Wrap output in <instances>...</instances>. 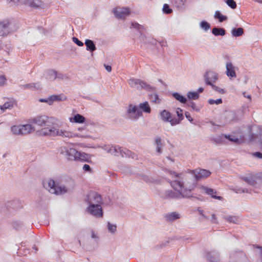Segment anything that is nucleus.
<instances>
[{
	"label": "nucleus",
	"mask_w": 262,
	"mask_h": 262,
	"mask_svg": "<svg viewBox=\"0 0 262 262\" xmlns=\"http://www.w3.org/2000/svg\"><path fill=\"white\" fill-rule=\"evenodd\" d=\"M182 112V110L180 108H178L177 109L176 113L179 117V119H180L181 120H182L184 118Z\"/></svg>",
	"instance_id": "5fc2aeb1"
},
{
	"label": "nucleus",
	"mask_w": 262,
	"mask_h": 262,
	"mask_svg": "<svg viewBox=\"0 0 262 262\" xmlns=\"http://www.w3.org/2000/svg\"><path fill=\"white\" fill-rule=\"evenodd\" d=\"M128 83L131 88L138 90L144 89L146 91H155V87L139 79H129L128 80Z\"/></svg>",
	"instance_id": "0eeeda50"
},
{
	"label": "nucleus",
	"mask_w": 262,
	"mask_h": 262,
	"mask_svg": "<svg viewBox=\"0 0 262 262\" xmlns=\"http://www.w3.org/2000/svg\"><path fill=\"white\" fill-rule=\"evenodd\" d=\"M253 156L256 157L258 159H262V153L260 152H255L252 153Z\"/></svg>",
	"instance_id": "680f3d73"
},
{
	"label": "nucleus",
	"mask_w": 262,
	"mask_h": 262,
	"mask_svg": "<svg viewBox=\"0 0 262 262\" xmlns=\"http://www.w3.org/2000/svg\"><path fill=\"white\" fill-rule=\"evenodd\" d=\"M83 169L86 172H91L92 170L89 165L84 164L83 166Z\"/></svg>",
	"instance_id": "bf43d9fd"
},
{
	"label": "nucleus",
	"mask_w": 262,
	"mask_h": 262,
	"mask_svg": "<svg viewBox=\"0 0 262 262\" xmlns=\"http://www.w3.org/2000/svg\"><path fill=\"white\" fill-rule=\"evenodd\" d=\"M225 219L229 222L234 224H238L239 222V219L236 216H228L225 217Z\"/></svg>",
	"instance_id": "e433bc0d"
},
{
	"label": "nucleus",
	"mask_w": 262,
	"mask_h": 262,
	"mask_svg": "<svg viewBox=\"0 0 262 262\" xmlns=\"http://www.w3.org/2000/svg\"><path fill=\"white\" fill-rule=\"evenodd\" d=\"M190 191L195 187L196 182L210 176L211 172L204 169H196L189 172L179 173Z\"/></svg>",
	"instance_id": "7ed1b4c3"
},
{
	"label": "nucleus",
	"mask_w": 262,
	"mask_h": 262,
	"mask_svg": "<svg viewBox=\"0 0 262 262\" xmlns=\"http://www.w3.org/2000/svg\"><path fill=\"white\" fill-rule=\"evenodd\" d=\"M22 88L24 89L39 90L41 89V86L39 83H33L24 84L22 86Z\"/></svg>",
	"instance_id": "393cba45"
},
{
	"label": "nucleus",
	"mask_w": 262,
	"mask_h": 262,
	"mask_svg": "<svg viewBox=\"0 0 262 262\" xmlns=\"http://www.w3.org/2000/svg\"><path fill=\"white\" fill-rule=\"evenodd\" d=\"M236 67L234 66L231 62H227L226 63V74L227 76L230 79L236 77L235 70Z\"/></svg>",
	"instance_id": "2eb2a0df"
},
{
	"label": "nucleus",
	"mask_w": 262,
	"mask_h": 262,
	"mask_svg": "<svg viewBox=\"0 0 262 262\" xmlns=\"http://www.w3.org/2000/svg\"><path fill=\"white\" fill-rule=\"evenodd\" d=\"M205 81L207 85H213L212 82H215L218 79L217 74L213 71H208L206 73L205 76Z\"/></svg>",
	"instance_id": "4468645a"
},
{
	"label": "nucleus",
	"mask_w": 262,
	"mask_h": 262,
	"mask_svg": "<svg viewBox=\"0 0 262 262\" xmlns=\"http://www.w3.org/2000/svg\"><path fill=\"white\" fill-rule=\"evenodd\" d=\"M13 25L8 21L0 22V36H5L15 31Z\"/></svg>",
	"instance_id": "9b49d317"
},
{
	"label": "nucleus",
	"mask_w": 262,
	"mask_h": 262,
	"mask_svg": "<svg viewBox=\"0 0 262 262\" xmlns=\"http://www.w3.org/2000/svg\"><path fill=\"white\" fill-rule=\"evenodd\" d=\"M58 124L52 127H43L37 132L38 135L41 136L56 137L60 136L63 138L81 137V136L76 133L60 129L57 127Z\"/></svg>",
	"instance_id": "20e7f679"
},
{
	"label": "nucleus",
	"mask_w": 262,
	"mask_h": 262,
	"mask_svg": "<svg viewBox=\"0 0 262 262\" xmlns=\"http://www.w3.org/2000/svg\"><path fill=\"white\" fill-rule=\"evenodd\" d=\"M212 33L215 36H224L226 34V31L223 28L214 27L212 30Z\"/></svg>",
	"instance_id": "bb28decb"
},
{
	"label": "nucleus",
	"mask_w": 262,
	"mask_h": 262,
	"mask_svg": "<svg viewBox=\"0 0 262 262\" xmlns=\"http://www.w3.org/2000/svg\"><path fill=\"white\" fill-rule=\"evenodd\" d=\"M104 150L109 154L117 157L134 158L135 154L130 150L119 146L106 145L104 147Z\"/></svg>",
	"instance_id": "39448f33"
},
{
	"label": "nucleus",
	"mask_w": 262,
	"mask_h": 262,
	"mask_svg": "<svg viewBox=\"0 0 262 262\" xmlns=\"http://www.w3.org/2000/svg\"><path fill=\"white\" fill-rule=\"evenodd\" d=\"M175 4L178 8H182L185 5L186 0H174Z\"/></svg>",
	"instance_id": "de8ad7c7"
},
{
	"label": "nucleus",
	"mask_w": 262,
	"mask_h": 262,
	"mask_svg": "<svg viewBox=\"0 0 262 262\" xmlns=\"http://www.w3.org/2000/svg\"><path fill=\"white\" fill-rule=\"evenodd\" d=\"M104 67H105V68L107 72H111V71H112V67L110 66L104 64Z\"/></svg>",
	"instance_id": "338daca9"
},
{
	"label": "nucleus",
	"mask_w": 262,
	"mask_h": 262,
	"mask_svg": "<svg viewBox=\"0 0 262 262\" xmlns=\"http://www.w3.org/2000/svg\"><path fill=\"white\" fill-rule=\"evenodd\" d=\"M71 122H74L77 123H83L85 121V118L82 115L77 114L74 116V117L69 118Z\"/></svg>",
	"instance_id": "4be33fe9"
},
{
	"label": "nucleus",
	"mask_w": 262,
	"mask_h": 262,
	"mask_svg": "<svg viewBox=\"0 0 262 262\" xmlns=\"http://www.w3.org/2000/svg\"><path fill=\"white\" fill-rule=\"evenodd\" d=\"M43 185L50 193L61 195L72 190L74 187V183L71 178H64L57 183L53 180L49 179L44 181Z\"/></svg>",
	"instance_id": "f03ea898"
},
{
	"label": "nucleus",
	"mask_w": 262,
	"mask_h": 262,
	"mask_svg": "<svg viewBox=\"0 0 262 262\" xmlns=\"http://www.w3.org/2000/svg\"><path fill=\"white\" fill-rule=\"evenodd\" d=\"M72 39L73 42L78 46L82 47L83 46V43L82 41H80L77 38L73 37L72 38Z\"/></svg>",
	"instance_id": "4d7b16f0"
},
{
	"label": "nucleus",
	"mask_w": 262,
	"mask_h": 262,
	"mask_svg": "<svg viewBox=\"0 0 262 262\" xmlns=\"http://www.w3.org/2000/svg\"><path fill=\"white\" fill-rule=\"evenodd\" d=\"M200 214L202 215V217H203L204 219H208V217L206 216L204 213L203 210H199Z\"/></svg>",
	"instance_id": "774afa93"
},
{
	"label": "nucleus",
	"mask_w": 262,
	"mask_h": 262,
	"mask_svg": "<svg viewBox=\"0 0 262 262\" xmlns=\"http://www.w3.org/2000/svg\"><path fill=\"white\" fill-rule=\"evenodd\" d=\"M132 27L137 29L138 30L141 32V29H143V27L140 25H139L137 23H132L131 24Z\"/></svg>",
	"instance_id": "864d4df0"
},
{
	"label": "nucleus",
	"mask_w": 262,
	"mask_h": 262,
	"mask_svg": "<svg viewBox=\"0 0 262 262\" xmlns=\"http://www.w3.org/2000/svg\"><path fill=\"white\" fill-rule=\"evenodd\" d=\"M142 115V112L136 106L132 104L129 105L127 111V117L129 119L136 120Z\"/></svg>",
	"instance_id": "f8f14e48"
},
{
	"label": "nucleus",
	"mask_w": 262,
	"mask_h": 262,
	"mask_svg": "<svg viewBox=\"0 0 262 262\" xmlns=\"http://www.w3.org/2000/svg\"><path fill=\"white\" fill-rule=\"evenodd\" d=\"M201 27L205 30H207L210 28V25L209 23L205 21H202L200 24Z\"/></svg>",
	"instance_id": "a18cd8bd"
},
{
	"label": "nucleus",
	"mask_w": 262,
	"mask_h": 262,
	"mask_svg": "<svg viewBox=\"0 0 262 262\" xmlns=\"http://www.w3.org/2000/svg\"><path fill=\"white\" fill-rule=\"evenodd\" d=\"M85 45L86 46V49L91 52L96 50V48L94 41L90 39H86L85 41Z\"/></svg>",
	"instance_id": "b1692460"
},
{
	"label": "nucleus",
	"mask_w": 262,
	"mask_h": 262,
	"mask_svg": "<svg viewBox=\"0 0 262 262\" xmlns=\"http://www.w3.org/2000/svg\"><path fill=\"white\" fill-rule=\"evenodd\" d=\"M39 101L40 102H46L49 105L52 104L50 96L46 99L41 98L39 100Z\"/></svg>",
	"instance_id": "6e6d98bb"
},
{
	"label": "nucleus",
	"mask_w": 262,
	"mask_h": 262,
	"mask_svg": "<svg viewBox=\"0 0 262 262\" xmlns=\"http://www.w3.org/2000/svg\"><path fill=\"white\" fill-rule=\"evenodd\" d=\"M11 132L15 135H22L20 125H13L11 127Z\"/></svg>",
	"instance_id": "f704fd0d"
},
{
	"label": "nucleus",
	"mask_w": 262,
	"mask_h": 262,
	"mask_svg": "<svg viewBox=\"0 0 262 262\" xmlns=\"http://www.w3.org/2000/svg\"><path fill=\"white\" fill-rule=\"evenodd\" d=\"M173 180L170 182L171 187L177 192L172 190H167L163 194V197L165 199L176 198H189L191 197V191L189 188L186 186V183L182 178V176L177 174L174 172H171Z\"/></svg>",
	"instance_id": "f257e3e1"
},
{
	"label": "nucleus",
	"mask_w": 262,
	"mask_h": 262,
	"mask_svg": "<svg viewBox=\"0 0 262 262\" xmlns=\"http://www.w3.org/2000/svg\"><path fill=\"white\" fill-rule=\"evenodd\" d=\"M42 0H29V6L33 8H38L41 6Z\"/></svg>",
	"instance_id": "7c9ffc66"
},
{
	"label": "nucleus",
	"mask_w": 262,
	"mask_h": 262,
	"mask_svg": "<svg viewBox=\"0 0 262 262\" xmlns=\"http://www.w3.org/2000/svg\"><path fill=\"white\" fill-rule=\"evenodd\" d=\"M241 179L251 186H255L257 184V177L255 176L249 175L247 177H242Z\"/></svg>",
	"instance_id": "6ab92c4d"
},
{
	"label": "nucleus",
	"mask_w": 262,
	"mask_h": 262,
	"mask_svg": "<svg viewBox=\"0 0 262 262\" xmlns=\"http://www.w3.org/2000/svg\"><path fill=\"white\" fill-rule=\"evenodd\" d=\"M181 121V120L180 119H171V118H170L168 122H170L171 125L174 126L179 124Z\"/></svg>",
	"instance_id": "3c124183"
},
{
	"label": "nucleus",
	"mask_w": 262,
	"mask_h": 262,
	"mask_svg": "<svg viewBox=\"0 0 262 262\" xmlns=\"http://www.w3.org/2000/svg\"><path fill=\"white\" fill-rule=\"evenodd\" d=\"M57 120L54 117L46 116H37L32 120V123L40 126L52 127L57 125Z\"/></svg>",
	"instance_id": "423d86ee"
},
{
	"label": "nucleus",
	"mask_w": 262,
	"mask_h": 262,
	"mask_svg": "<svg viewBox=\"0 0 262 262\" xmlns=\"http://www.w3.org/2000/svg\"><path fill=\"white\" fill-rule=\"evenodd\" d=\"M161 117L164 122H168L171 118V114L166 110H163L161 112Z\"/></svg>",
	"instance_id": "cd10ccee"
},
{
	"label": "nucleus",
	"mask_w": 262,
	"mask_h": 262,
	"mask_svg": "<svg viewBox=\"0 0 262 262\" xmlns=\"http://www.w3.org/2000/svg\"><path fill=\"white\" fill-rule=\"evenodd\" d=\"M185 117L190 122H192V121H193V119L192 118V117H191L190 116V114L189 113L186 112H185Z\"/></svg>",
	"instance_id": "e2e57ef3"
},
{
	"label": "nucleus",
	"mask_w": 262,
	"mask_h": 262,
	"mask_svg": "<svg viewBox=\"0 0 262 262\" xmlns=\"http://www.w3.org/2000/svg\"><path fill=\"white\" fill-rule=\"evenodd\" d=\"M233 190L236 193H249V190L247 188H239L238 189H233Z\"/></svg>",
	"instance_id": "603ef678"
},
{
	"label": "nucleus",
	"mask_w": 262,
	"mask_h": 262,
	"mask_svg": "<svg viewBox=\"0 0 262 262\" xmlns=\"http://www.w3.org/2000/svg\"><path fill=\"white\" fill-rule=\"evenodd\" d=\"M78 158H77V161H87L88 159V155L85 153H81L79 152V156H77Z\"/></svg>",
	"instance_id": "a19ab883"
},
{
	"label": "nucleus",
	"mask_w": 262,
	"mask_h": 262,
	"mask_svg": "<svg viewBox=\"0 0 262 262\" xmlns=\"http://www.w3.org/2000/svg\"><path fill=\"white\" fill-rule=\"evenodd\" d=\"M187 97L189 99L196 100L199 97V94L196 92H189L187 93Z\"/></svg>",
	"instance_id": "4c0bfd02"
},
{
	"label": "nucleus",
	"mask_w": 262,
	"mask_h": 262,
	"mask_svg": "<svg viewBox=\"0 0 262 262\" xmlns=\"http://www.w3.org/2000/svg\"><path fill=\"white\" fill-rule=\"evenodd\" d=\"M202 190H203L207 194L211 195V198L213 199H217L219 200H223V198L222 196L214 195V194L216 193V190L214 189L208 188L206 186H202Z\"/></svg>",
	"instance_id": "f3484780"
},
{
	"label": "nucleus",
	"mask_w": 262,
	"mask_h": 262,
	"mask_svg": "<svg viewBox=\"0 0 262 262\" xmlns=\"http://www.w3.org/2000/svg\"><path fill=\"white\" fill-rule=\"evenodd\" d=\"M255 247L259 250L258 253V259L257 260V262H262V247L256 246Z\"/></svg>",
	"instance_id": "37998d69"
},
{
	"label": "nucleus",
	"mask_w": 262,
	"mask_h": 262,
	"mask_svg": "<svg viewBox=\"0 0 262 262\" xmlns=\"http://www.w3.org/2000/svg\"><path fill=\"white\" fill-rule=\"evenodd\" d=\"M207 258L209 261L215 262L220 259V255L216 251H211L208 253L207 255Z\"/></svg>",
	"instance_id": "412c9836"
},
{
	"label": "nucleus",
	"mask_w": 262,
	"mask_h": 262,
	"mask_svg": "<svg viewBox=\"0 0 262 262\" xmlns=\"http://www.w3.org/2000/svg\"><path fill=\"white\" fill-rule=\"evenodd\" d=\"M57 78V72L50 70L47 71V78L50 80L53 81Z\"/></svg>",
	"instance_id": "c85d7f7f"
},
{
	"label": "nucleus",
	"mask_w": 262,
	"mask_h": 262,
	"mask_svg": "<svg viewBox=\"0 0 262 262\" xmlns=\"http://www.w3.org/2000/svg\"><path fill=\"white\" fill-rule=\"evenodd\" d=\"M211 222L212 223H214V224L217 223V220H216V215H215V214H212L211 215Z\"/></svg>",
	"instance_id": "0e129e2a"
},
{
	"label": "nucleus",
	"mask_w": 262,
	"mask_h": 262,
	"mask_svg": "<svg viewBox=\"0 0 262 262\" xmlns=\"http://www.w3.org/2000/svg\"><path fill=\"white\" fill-rule=\"evenodd\" d=\"M223 136L226 139H228V140L232 142L237 143L239 142V140L237 138L234 137V136L226 134L223 135Z\"/></svg>",
	"instance_id": "58836bf2"
},
{
	"label": "nucleus",
	"mask_w": 262,
	"mask_h": 262,
	"mask_svg": "<svg viewBox=\"0 0 262 262\" xmlns=\"http://www.w3.org/2000/svg\"><path fill=\"white\" fill-rule=\"evenodd\" d=\"M214 17L216 19H219L220 22H223L227 19V17L222 15L219 11H216L215 12Z\"/></svg>",
	"instance_id": "72a5a7b5"
},
{
	"label": "nucleus",
	"mask_w": 262,
	"mask_h": 262,
	"mask_svg": "<svg viewBox=\"0 0 262 262\" xmlns=\"http://www.w3.org/2000/svg\"><path fill=\"white\" fill-rule=\"evenodd\" d=\"M29 0H19V3L28 6Z\"/></svg>",
	"instance_id": "69168bd1"
},
{
	"label": "nucleus",
	"mask_w": 262,
	"mask_h": 262,
	"mask_svg": "<svg viewBox=\"0 0 262 262\" xmlns=\"http://www.w3.org/2000/svg\"><path fill=\"white\" fill-rule=\"evenodd\" d=\"M6 81L5 77L3 75H0V86H3L5 85Z\"/></svg>",
	"instance_id": "13d9d810"
},
{
	"label": "nucleus",
	"mask_w": 262,
	"mask_h": 262,
	"mask_svg": "<svg viewBox=\"0 0 262 262\" xmlns=\"http://www.w3.org/2000/svg\"><path fill=\"white\" fill-rule=\"evenodd\" d=\"M208 102L209 104L212 105L214 104H221V103H222L223 101H222V99L221 98L217 99L215 100L212 99H210L208 100Z\"/></svg>",
	"instance_id": "79ce46f5"
},
{
	"label": "nucleus",
	"mask_w": 262,
	"mask_h": 262,
	"mask_svg": "<svg viewBox=\"0 0 262 262\" xmlns=\"http://www.w3.org/2000/svg\"><path fill=\"white\" fill-rule=\"evenodd\" d=\"M187 104L188 106H190L192 110H195L196 112H199L200 111V108H198L196 106L195 104L192 101H189Z\"/></svg>",
	"instance_id": "8fccbe9b"
},
{
	"label": "nucleus",
	"mask_w": 262,
	"mask_h": 262,
	"mask_svg": "<svg viewBox=\"0 0 262 262\" xmlns=\"http://www.w3.org/2000/svg\"><path fill=\"white\" fill-rule=\"evenodd\" d=\"M60 153L65 157L68 160L77 161V156H79V152L73 148H68L66 147H61L60 148Z\"/></svg>",
	"instance_id": "6e6552de"
},
{
	"label": "nucleus",
	"mask_w": 262,
	"mask_h": 262,
	"mask_svg": "<svg viewBox=\"0 0 262 262\" xmlns=\"http://www.w3.org/2000/svg\"><path fill=\"white\" fill-rule=\"evenodd\" d=\"M226 3L232 9L236 8V4L234 0H226Z\"/></svg>",
	"instance_id": "c03bdc74"
},
{
	"label": "nucleus",
	"mask_w": 262,
	"mask_h": 262,
	"mask_svg": "<svg viewBox=\"0 0 262 262\" xmlns=\"http://www.w3.org/2000/svg\"><path fill=\"white\" fill-rule=\"evenodd\" d=\"M13 107V102L12 101L6 102L3 105L1 106V110L4 112L7 109H11Z\"/></svg>",
	"instance_id": "c9c22d12"
},
{
	"label": "nucleus",
	"mask_w": 262,
	"mask_h": 262,
	"mask_svg": "<svg viewBox=\"0 0 262 262\" xmlns=\"http://www.w3.org/2000/svg\"><path fill=\"white\" fill-rule=\"evenodd\" d=\"M163 11L165 14H170L172 10L169 8L168 4H164L163 7Z\"/></svg>",
	"instance_id": "49530a36"
},
{
	"label": "nucleus",
	"mask_w": 262,
	"mask_h": 262,
	"mask_svg": "<svg viewBox=\"0 0 262 262\" xmlns=\"http://www.w3.org/2000/svg\"><path fill=\"white\" fill-rule=\"evenodd\" d=\"M180 214L176 212H172L165 214V217L167 222H173L180 219Z\"/></svg>",
	"instance_id": "5701e85b"
},
{
	"label": "nucleus",
	"mask_w": 262,
	"mask_h": 262,
	"mask_svg": "<svg viewBox=\"0 0 262 262\" xmlns=\"http://www.w3.org/2000/svg\"><path fill=\"white\" fill-rule=\"evenodd\" d=\"M139 108L146 113H150L151 112L150 107L148 102L146 101L140 103L139 105Z\"/></svg>",
	"instance_id": "a878e982"
},
{
	"label": "nucleus",
	"mask_w": 262,
	"mask_h": 262,
	"mask_svg": "<svg viewBox=\"0 0 262 262\" xmlns=\"http://www.w3.org/2000/svg\"><path fill=\"white\" fill-rule=\"evenodd\" d=\"M50 97H51V101H52V103H53L54 101H62V100H65L66 99V98L65 97V96L63 95H53L50 96Z\"/></svg>",
	"instance_id": "473e14b6"
},
{
	"label": "nucleus",
	"mask_w": 262,
	"mask_h": 262,
	"mask_svg": "<svg viewBox=\"0 0 262 262\" xmlns=\"http://www.w3.org/2000/svg\"><path fill=\"white\" fill-rule=\"evenodd\" d=\"M84 201L89 205H94L102 203L101 196L95 191L89 192L86 195Z\"/></svg>",
	"instance_id": "9d476101"
},
{
	"label": "nucleus",
	"mask_w": 262,
	"mask_h": 262,
	"mask_svg": "<svg viewBox=\"0 0 262 262\" xmlns=\"http://www.w3.org/2000/svg\"><path fill=\"white\" fill-rule=\"evenodd\" d=\"M150 93L148 94L149 99L151 103L158 104L161 102V99L156 92V88L155 87V91H148Z\"/></svg>",
	"instance_id": "a211bd4d"
},
{
	"label": "nucleus",
	"mask_w": 262,
	"mask_h": 262,
	"mask_svg": "<svg viewBox=\"0 0 262 262\" xmlns=\"http://www.w3.org/2000/svg\"><path fill=\"white\" fill-rule=\"evenodd\" d=\"M101 204H102L88 205L85 208V211L89 214L96 218L102 217L103 212Z\"/></svg>",
	"instance_id": "1a4fd4ad"
},
{
	"label": "nucleus",
	"mask_w": 262,
	"mask_h": 262,
	"mask_svg": "<svg viewBox=\"0 0 262 262\" xmlns=\"http://www.w3.org/2000/svg\"><path fill=\"white\" fill-rule=\"evenodd\" d=\"M22 135L30 134L35 130L34 127L30 124L20 125Z\"/></svg>",
	"instance_id": "aec40b11"
},
{
	"label": "nucleus",
	"mask_w": 262,
	"mask_h": 262,
	"mask_svg": "<svg viewBox=\"0 0 262 262\" xmlns=\"http://www.w3.org/2000/svg\"><path fill=\"white\" fill-rule=\"evenodd\" d=\"M172 96L178 101H180L182 103H185L187 101V99L182 95L180 94L177 92L172 93Z\"/></svg>",
	"instance_id": "c756f323"
},
{
	"label": "nucleus",
	"mask_w": 262,
	"mask_h": 262,
	"mask_svg": "<svg viewBox=\"0 0 262 262\" xmlns=\"http://www.w3.org/2000/svg\"><path fill=\"white\" fill-rule=\"evenodd\" d=\"M129 10L127 8H116L114 9L113 13L118 19H124L129 14Z\"/></svg>",
	"instance_id": "ddd939ff"
},
{
	"label": "nucleus",
	"mask_w": 262,
	"mask_h": 262,
	"mask_svg": "<svg viewBox=\"0 0 262 262\" xmlns=\"http://www.w3.org/2000/svg\"><path fill=\"white\" fill-rule=\"evenodd\" d=\"M211 86L214 90H215V91H216L221 94H224L226 92V91L224 89L219 88L214 84H213Z\"/></svg>",
	"instance_id": "09e8293b"
},
{
	"label": "nucleus",
	"mask_w": 262,
	"mask_h": 262,
	"mask_svg": "<svg viewBox=\"0 0 262 262\" xmlns=\"http://www.w3.org/2000/svg\"><path fill=\"white\" fill-rule=\"evenodd\" d=\"M244 34V30L242 28H234L232 30V35L234 37H238Z\"/></svg>",
	"instance_id": "2f4dec72"
},
{
	"label": "nucleus",
	"mask_w": 262,
	"mask_h": 262,
	"mask_svg": "<svg viewBox=\"0 0 262 262\" xmlns=\"http://www.w3.org/2000/svg\"><path fill=\"white\" fill-rule=\"evenodd\" d=\"M116 225L112 224L110 222L107 223V228L110 232L112 233H115L116 231Z\"/></svg>",
	"instance_id": "ea45409f"
},
{
	"label": "nucleus",
	"mask_w": 262,
	"mask_h": 262,
	"mask_svg": "<svg viewBox=\"0 0 262 262\" xmlns=\"http://www.w3.org/2000/svg\"><path fill=\"white\" fill-rule=\"evenodd\" d=\"M154 145L156 147V151L158 155L162 152V148L164 146L163 141L160 137H156L155 139Z\"/></svg>",
	"instance_id": "dca6fc26"
},
{
	"label": "nucleus",
	"mask_w": 262,
	"mask_h": 262,
	"mask_svg": "<svg viewBox=\"0 0 262 262\" xmlns=\"http://www.w3.org/2000/svg\"><path fill=\"white\" fill-rule=\"evenodd\" d=\"M68 77L66 75H63L61 73H58L57 72V78L56 79H63L65 78H67Z\"/></svg>",
	"instance_id": "052dcab7"
}]
</instances>
